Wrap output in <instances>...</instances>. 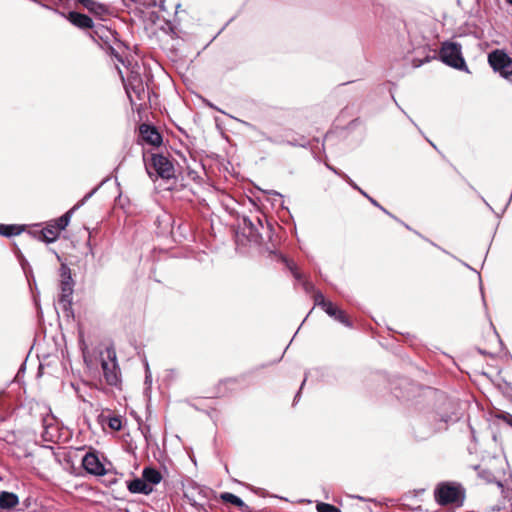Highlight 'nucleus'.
Listing matches in <instances>:
<instances>
[{
    "mask_svg": "<svg viewBox=\"0 0 512 512\" xmlns=\"http://www.w3.org/2000/svg\"><path fill=\"white\" fill-rule=\"evenodd\" d=\"M435 499L440 505L461 504L463 500V491L461 487L454 483H441L434 492Z\"/></svg>",
    "mask_w": 512,
    "mask_h": 512,
    "instance_id": "1",
    "label": "nucleus"
},
{
    "mask_svg": "<svg viewBox=\"0 0 512 512\" xmlns=\"http://www.w3.org/2000/svg\"><path fill=\"white\" fill-rule=\"evenodd\" d=\"M101 367L107 384L115 386L119 382V368L116 353L112 348H107L101 353Z\"/></svg>",
    "mask_w": 512,
    "mask_h": 512,
    "instance_id": "2",
    "label": "nucleus"
},
{
    "mask_svg": "<svg viewBox=\"0 0 512 512\" xmlns=\"http://www.w3.org/2000/svg\"><path fill=\"white\" fill-rule=\"evenodd\" d=\"M488 62L494 71L512 82V58L503 50L496 49L488 54Z\"/></svg>",
    "mask_w": 512,
    "mask_h": 512,
    "instance_id": "3",
    "label": "nucleus"
},
{
    "mask_svg": "<svg viewBox=\"0 0 512 512\" xmlns=\"http://www.w3.org/2000/svg\"><path fill=\"white\" fill-rule=\"evenodd\" d=\"M440 59L447 65L463 70L467 69L461 53V46L454 42L443 43L440 50Z\"/></svg>",
    "mask_w": 512,
    "mask_h": 512,
    "instance_id": "4",
    "label": "nucleus"
},
{
    "mask_svg": "<svg viewBox=\"0 0 512 512\" xmlns=\"http://www.w3.org/2000/svg\"><path fill=\"white\" fill-rule=\"evenodd\" d=\"M74 282L71 277L69 268L62 266L61 268V282H60V295L58 302L64 311H68L72 304Z\"/></svg>",
    "mask_w": 512,
    "mask_h": 512,
    "instance_id": "5",
    "label": "nucleus"
},
{
    "mask_svg": "<svg viewBox=\"0 0 512 512\" xmlns=\"http://www.w3.org/2000/svg\"><path fill=\"white\" fill-rule=\"evenodd\" d=\"M124 87L131 102H133L132 94L138 99H141V95L144 93V85L141 76L134 71L127 77V80L124 82Z\"/></svg>",
    "mask_w": 512,
    "mask_h": 512,
    "instance_id": "6",
    "label": "nucleus"
},
{
    "mask_svg": "<svg viewBox=\"0 0 512 512\" xmlns=\"http://www.w3.org/2000/svg\"><path fill=\"white\" fill-rule=\"evenodd\" d=\"M240 233L245 236L249 242L259 244L262 236L258 231L257 225L249 218L243 217L239 223Z\"/></svg>",
    "mask_w": 512,
    "mask_h": 512,
    "instance_id": "7",
    "label": "nucleus"
},
{
    "mask_svg": "<svg viewBox=\"0 0 512 512\" xmlns=\"http://www.w3.org/2000/svg\"><path fill=\"white\" fill-rule=\"evenodd\" d=\"M152 165L160 177L166 179L173 177L174 167L167 157L159 154L153 155Z\"/></svg>",
    "mask_w": 512,
    "mask_h": 512,
    "instance_id": "8",
    "label": "nucleus"
},
{
    "mask_svg": "<svg viewBox=\"0 0 512 512\" xmlns=\"http://www.w3.org/2000/svg\"><path fill=\"white\" fill-rule=\"evenodd\" d=\"M85 470L93 475H103L105 469L98 457L93 453H88L84 456L82 461Z\"/></svg>",
    "mask_w": 512,
    "mask_h": 512,
    "instance_id": "9",
    "label": "nucleus"
},
{
    "mask_svg": "<svg viewBox=\"0 0 512 512\" xmlns=\"http://www.w3.org/2000/svg\"><path fill=\"white\" fill-rule=\"evenodd\" d=\"M140 134L145 142L153 146H158L162 142V137L156 128L147 124L140 126Z\"/></svg>",
    "mask_w": 512,
    "mask_h": 512,
    "instance_id": "10",
    "label": "nucleus"
},
{
    "mask_svg": "<svg viewBox=\"0 0 512 512\" xmlns=\"http://www.w3.org/2000/svg\"><path fill=\"white\" fill-rule=\"evenodd\" d=\"M330 317H333L338 322L342 323L347 327H351V322L345 315V313L336 307L331 301L325 304V307L322 308Z\"/></svg>",
    "mask_w": 512,
    "mask_h": 512,
    "instance_id": "11",
    "label": "nucleus"
},
{
    "mask_svg": "<svg viewBox=\"0 0 512 512\" xmlns=\"http://www.w3.org/2000/svg\"><path fill=\"white\" fill-rule=\"evenodd\" d=\"M128 490L131 493L148 495L153 491V488L143 478H136L128 483Z\"/></svg>",
    "mask_w": 512,
    "mask_h": 512,
    "instance_id": "12",
    "label": "nucleus"
},
{
    "mask_svg": "<svg viewBox=\"0 0 512 512\" xmlns=\"http://www.w3.org/2000/svg\"><path fill=\"white\" fill-rule=\"evenodd\" d=\"M68 20L75 26L85 29V28H92L93 27V21L92 19L85 15L78 12H70L68 14Z\"/></svg>",
    "mask_w": 512,
    "mask_h": 512,
    "instance_id": "13",
    "label": "nucleus"
},
{
    "mask_svg": "<svg viewBox=\"0 0 512 512\" xmlns=\"http://www.w3.org/2000/svg\"><path fill=\"white\" fill-rule=\"evenodd\" d=\"M94 32L107 45H110L111 39H115L114 33L110 29H108L104 26L97 27ZM109 48L111 50V53L113 55H115V57L118 59V61L124 63L123 60L121 59V57L119 55L115 54L114 48L112 46H109Z\"/></svg>",
    "mask_w": 512,
    "mask_h": 512,
    "instance_id": "14",
    "label": "nucleus"
},
{
    "mask_svg": "<svg viewBox=\"0 0 512 512\" xmlns=\"http://www.w3.org/2000/svg\"><path fill=\"white\" fill-rule=\"evenodd\" d=\"M19 504V498L15 493L2 491L0 493V508L10 510Z\"/></svg>",
    "mask_w": 512,
    "mask_h": 512,
    "instance_id": "15",
    "label": "nucleus"
},
{
    "mask_svg": "<svg viewBox=\"0 0 512 512\" xmlns=\"http://www.w3.org/2000/svg\"><path fill=\"white\" fill-rule=\"evenodd\" d=\"M142 478L146 483L152 486L160 483L162 476L160 472L154 468H145L142 473Z\"/></svg>",
    "mask_w": 512,
    "mask_h": 512,
    "instance_id": "16",
    "label": "nucleus"
},
{
    "mask_svg": "<svg viewBox=\"0 0 512 512\" xmlns=\"http://www.w3.org/2000/svg\"><path fill=\"white\" fill-rule=\"evenodd\" d=\"M221 499L226 503L235 505L241 511H246V509L248 508V506L244 503V501L240 497L236 496L235 494L225 492L221 495Z\"/></svg>",
    "mask_w": 512,
    "mask_h": 512,
    "instance_id": "17",
    "label": "nucleus"
},
{
    "mask_svg": "<svg viewBox=\"0 0 512 512\" xmlns=\"http://www.w3.org/2000/svg\"><path fill=\"white\" fill-rule=\"evenodd\" d=\"M59 234L60 232L56 227L50 225L41 231V239L47 243H52L58 239Z\"/></svg>",
    "mask_w": 512,
    "mask_h": 512,
    "instance_id": "18",
    "label": "nucleus"
},
{
    "mask_svg": "<svg viewBox=\"0 0 512 512\" xmlns=\"http://www.w3.org/2000/svg\"><path fill=\"white\" fill-rule=\"evenodd\" d=\"M80 204H78L77 206L73 207L70 211H68L67 213H65L64 215H62L60 218H58L56 221H55V224L53 225L54 227H56V229L60 232L61 230L65 229L69 222H70V217H71V214L72 212L77 208L79 207Z\"/></svg>",
    "mask_w": 512,
    "mask_h": 512,
    "instance_id": "19",
    "label": "nucleus"
},
{
    "mask_svg": "<svg viewBox=\"0 0 512 512\" xmlns=\"http://www.w3.org/2000/svg\"><path fill=\"white\" fill-rule=\"evenodd\" d=\"M21 232H22V228L18 225L0 224V235L9 237L12 235H18Z\"/></svg>",
    "mask_w": 512,
    "mask_h": 512,
    "instance_id": "20",
    "label": "nucleus"
},
{
    "mask_svg": "<svg viewBox=\"0 0 512 512\" xmlns=\"http://www.w3.org/2000/svg\"><path fill=\"white\" fill-rule=\"evenodd\" d=\"M316 509L318 512H341L337 507L323 502L318 503Z\"/></svg>",
    "mask_w": 512,
    "mask_h": 512,
    "instance_id": "21",
    "label": "nucleus"
},
{
    "mask_svg": "<svg viewBox=\"0 0 512 512\" xmlns=\"http://www.w3.org/2000/svg\"><path fill=\"white\" fill-rule=\"evenodd\" d=\"M108 425L111 429L116 430V431H118L122 428V422L119 417H111L109 419Z\"/></svg>",
    "mask_w": 512,
    "mask_h": 512,
    "instance_id": "22",
    "label": "nucleus"
},
{
    "mask_svg": "<svg viewBox=\"0 0 512 512\" xmlns=\"http://www.w3.org/2000/svg\"><path fill=\"white\" fill-rule=\"evenodd\" d=\"M147 5L153 7H159L161 10H166L165 2L166 0H145Z\"/></svg>",
    "mask_w": 512,
    "mask_h": 512,
    "instance_id": "23",
    "label": "nucleus"
},
{
    "mask_svg": "<svg viewBox=\"0 0 512 512\" xmlns=\"http://www.w3.org/2000/svg\"><path fill=\"white\" fill-rule=\"evenodd\" d=\"M287 267L290 269V271L292 272L293 276L297 280H299V281L302 280V275L299 273L295 263L287 261Z\"/></svg>",
    "mask_w": 512,
    "mask_h": 512,
    "instance_id": "24",
    "label": "nucleus"
},
{
    "mask_svg": "<svg viewBox=\"0 0 512 512\" xmlns=\"http://www.w3.org/2000/svg\"><path fill=\"white\" fill-rule=\"evenodd\" d=\"M315 304L318 306H321L322 308L325 307V304L329 302V300H326L322 293L317 292L314 296Z\"/></svg>",
    "mask_w": 512,
    "mask_h": 512,
    "instance_id": "25",
    "label": "nucleus"
},
{
    "mask_svg": "<svg viewBox=\"0 0 512 512\" xmlns=\"http://www.w3.org/2000/svg\"><path fill=\"white\" fill-rule=\"evenodd\" d=\"M498 418L502 419L504 422H506L508 425L512 427V415L506 412H502L501 414L497 415Z\"/></svg>",
    "mask_w": 512,
    "mask_h": 512,
    "instance_id": "26",
    "label": "nucleus"
},
{
    "mask_svg": "<svg viewBox=\"0 0 512 512\" xmlns=\"http://www.w3.org/2000/svg\"><path fill=\"white\" fill-rule=\"evenodd\" d=\"M498 418L502 419L504 422H506L508 425L512 427V415L506 412H502L501 414L497 415Z\"/></svg>",
    "mask_w": 512,
    "mask_h": 512,
    "instance_id": "27",
    "label": "nucleus"
},
{
    "mask_svg": "<svg viewBox=\"0 0 512 512\" xmlns=\"http://www.w3.org/2000/svg\"><path fill=\"white\" fill-rule=\"evenodd\" d=\"M498 418L502 419L504 422H506L508 425L512 427V415L506 412H502L501 414L497 415Z\"/></svg>",
    "mask_w": 512,
    "mask_h": 512,
    "instance_id": "28",
    "label": "nucleus"
},
{
    "mask_svg": "<svg viewBox=\"0 0 512 512\" xmlns=\"http://www.w3.org/2000/svg\"><path fill=\"white\" fill-rule=\"evenodd\" d=\"M340 177H342L354 189L358 190L360 188L347 174H340Z\"/></svg>",
    "mask_w": 512,
    "mask_h": 512,
    "instance_id": "29",
    "label": "nucleus"
},
{
    "mask_svg": "<svg viewBox=\"0 0 512 512\" xmlns=\"http://www.w3.org/2000/svg\"><path fill=\"white\" fill-rule=\"evenodd\" d=\"M80 2L88 9V10H94V7L96 6V3L92 0H80Z\"/></svg>",
    "mask_w": 512,
    "mask_h": 512,
    "instance_id": "30",
    "label": "nucleus"
},
{
    "mask_svg": "<svg viewBox=\"0 0 512 512\" xmlns=\"http://www.w3.org/2000/svg\"><path fill=\"white\" fill-rule=\"evenodd\" d=\"M368 199L374 206L380 208L384 213L390 215V213L385 208H383L375 199H373L372 197H368Z\"/></svg>",
    "mask_w": 512,
    "mask_h": 512,
    "instance_id": "31",
    "label": "nucleus"
},
{
    "mask_svg": "<svg viewBox=\"0 0 512 512\" xmlns=\"http://www.w3.org/2000/svg\"><path fill=\"white\" fill-rule=\"evenodd\" d=\"M327 168L330 169L331 171H333L335 174L339 175L340 174H344L343 172L337 170L336 168H334L333 166H330L329 164H326Z\"/></svg>",
    "mask_w": 512,
    "mask_h": 512,
    "instance_id": "32",
    "label": "nucleus"
},
{
    "mask_svg": "<svg viewBox=\"0 0 512 512\" xmlns=\"http://www.w3.org/2000/svg\"><path fill=\"white\" fill-rule=\"evenodd\" d=\"M327 168L330 169L331 171H333L335 174L339 175L340 174H344L343 172L337 170L336 168H334L333 166H330L329 164H326Z\"/></svg>",
    "mask_w": 512,
    "mask_h": 512,
    "instance_id": "33",
    "label": "nucleus"
},
{
    "mask_svg": "<svg viewBox=\"0 0 512 512\" xmlns=\"http://www.w3.org/2000/svg\"><path fill=\"white\" fill-rule=\"evenodd\" d=\"M357 191H359L363 196L366 198L370 197L365 191H363L361 188H359Z\"/></svg>",
    "mask_w": 512,
    "mask_h": 512,
    "instance_id": "34",
    "label": "nucleus"
},
{
    "mask_svg": "<svg viewBox=\"0 0 512 512\" xmlns=\"http://www.w3.org/2000/svg\"><path fill=\"white\" fill-rule=\"evenodd\" d=\"M93 192H94V191H92L91 193L87 194V195L84 197V199L81 201V204H83V203H84V201H85L86 199H88V198L93 194Z\"/></svg>",
    "mask_w": 512,
    "mask_h": 512,
    "instance_id": "35",
    "label": "nucleus"
},
{
    "mask_svg": "<svg viewBox=\"0 0 512 512\" xmlns=\"http://www.w3.org/2000/svg\"><path fill=\"white\" fill-rule=\"evenodd\" d=\"M306 290L310 289L312 286L308 282L303 283Z\"/></svg>",
    "mask_w": 512,
    "mask_h": 512,
    "instance_id": "36",
    "label": "nucleus"
},
{
    "mask_svg": "<svg viewBox=\"0 0 512 512\" xmlns=\"http://www.w3.org/2000/svg\"><path fill=\"white\" fill-rule=\"evenodd\" d=\"M268 193L276 196H281V194L278 193L277 191H269Z\"/></svg>",
    "mask_w": 512,
    "mask_h": 512,
    "instance_id": "37",
    "label": "nucleus"
},
{
    "mask_svg": "<svg viewBox=\"0 0 512 512\" xmlns=\"http://www.w3.org/2000/svg\"><path fill=\"white\" fill-rule=\"evenodd\" d=\"M240 122H241V123H243V124H244L245 126H247V127H250V128H252V127H253V126H252L250 123H248V122H245V121H240Z\"/></svg>",
    "mask_w": 512,
    "mask_h": 512,
    "instance_id": "38",
    "label": "nucleus"
},
{
    "mask_svg": "<svg viewBox=\"0 0 512 512\" xmlns=\"http://www.w3.org/2000/svg\"><path fill=\"white\" fill-rule=\"evenodd\" d=\"M304 383H306V380H303V383H301L300 388H303Z\"/></svg>",
    "mask_w": 512,
    "mask_h": 512,
    "instance_id": "39",
    "label": "nucleus"
},
{
    "mask_svg": "<svg viewBox=\"0 0 512 512\" xmlns=\"http://www.w3.org/2000/svg\"><path fill=\"white\" fill-rule=\"evenodd\" d=\"M304 383H306V380H303V383H301L300 388H303Z\"/></svg>",
    "mask_w": 512,
    "mask_h": 512,
    "instance_id": "40",
    "label": "nucleus"
},
{
    "mask_svg": "<svg viewBox=\"0 0 512 512\" xmlns=\"http://www.w3.org/2000/svg\"><path fill=\"white\" fill-rule=\"evenodd\" d=\"M304 383H306V380H303V383H301L300 388H303Z\"/></svg>",
    "mask_w": 512,
    "mask_h": 512,
    "instance_id": "41",
    "label": "nucleus"
},
{
    "mask_svg": "<svg viewBox=\"0 0 512 512\" xmlns=\"http://www.w3.org/2000/svg\"><path fill=\"white\" fill-rule=\"evenodd\" d=\"M79 397L82 399L83 402H86V399L83 398L81 395H79Z\"/></svg>",
    "mask_w": 512,
    "mask_h": 512,
    "instance_id": "42",
    "label": "nucleus"
},
{
    "mask_svg": "<svg viewBox=\"0 0 512 512\" xmlns=\"http://www.w3.org/2000/svg\"><path fill=\"white\" fill-rule=\"evenodd\" d=\"M507 3H509L510 5H512V0H506Z\"/></svg>",
    "mask_w": 512,
    "mask_h": 512,
    "instance_id": "43",
    "label": "nucleus"
},
{
    "mask_svg": "<svg viewBox=\"0 0 512 512\" xmlns=\"http://www.w3.org/2000/svg\"><path fill=\"white\" fill-rule=\"evenodd\" d=\"M257 222H258L259 225H261V221H260L259 218H257Z\"/></svg>",
    "mask_w": 512,
    "mask_h": 512,
    "instance_id": "44",
    "label": "nucleus"
},
{
    "mask_svg": "<svg viewBox=\"0 0 512 512\" xmlns=\"http://www.w3.org/2000/svg\"><path fill=\"white\" fill-rule=\"evenodd\" d=\"M509 200H512V193H511V195H510V197H509Z\"/></svg>",
    "mask_w": 512,
    "mask_h": 512,
    "instance_id": "45",
    "label": "nucleus"
},
{
    "mask_svg": "<svg viewBox=\"0 0 512 512\" xmlns=\"http://www.w3.org/2000/svg\"><path fill=\"white\" fill-rule=\"evenodd\" d=\"M509 200H512V193H511V195H510V197H509Z\"/></svg>",
    "mask_w": 512,
    "mask_h": 512,
    "instance_id": "46",
    "label": "nucleus"
},
{
    "mask_svg": "<svg viewBox=\"0 0 512 512\" xmlns=\"http://www.w3.org/2000/svg\"><path fill=\"white\" fill-rule=\"evenodd\" d=\"M509 200H512V193H511V195H510V197H509Z\"/></svg>",
    "mask_w": 512,
    "mask_h": 512,
    "instance_id": "47",
    "label": "nucleus"
}]
</instances>
